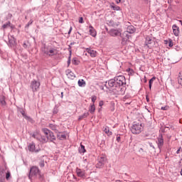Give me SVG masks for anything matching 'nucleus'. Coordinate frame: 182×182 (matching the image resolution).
<instances>
[{
    "instance_id": "nucleus-47",
    "label": "nucleus",
    "mask_w": 182,
    "mask_h": 182,
    "mask_svg": "<svg viewBox=\"0 0 182 182\" xmlns=\"http://www.w3.org/2000/svg\"><path fill=\"white\" fill-rule=\"evenodd\" d=\"M120 140H121L120 136L117 135V141H118V143H120Z\"/></svg>"
},
{
    "instance_id": "nucleus-38",
    "label": "nucleus",
    "mask_w": 182,
    "mask_h": 182,
    "mask_svg": "<svg viewBox=\"0 0 182 182\" xmlns=\"http://www.w3.org/2000/svg\"><path fill=\"white\" fill-rule=\"evenodd\" d=\"M9 177H11V172L7 171V173H6V178L7 180H9Z\"/></svg>"
},
{
    "instance_id": "nucleus-49",
    "label": "nucleus",
    "mask_w": 182,
    "mask_h": 182,
    "mask_svg": "<svg viewBox=\"0 0 182 182\" xmlns=\"http://www.w3.org/2000/svg\"><path fill=\"white\" fill-rule=\"evenodd\" d=\"M103 105H104L103 101H100V102H99L100 107H102V106H103Z\"/></svg>"
},
{
    "instance_id": "nucleus-9",
    "label": "nucleus",
    "mask_w": 182,
    "mask_h": 182,
    "mask_svg": "<svg viewBox=\"0 0 182 182\" xmlns=\"http://www.w3.org/2000/svg\"><path fill=\"white\" fill-rule=\"evenodd\" d=\"M106 156H100L98 159V163L97 164V168H102V166H105V163H106Z\"/></svg>"
},
{
    "instance_id": "nucleus-35",
    "label": "nucleus",
    "mask_w": 182,
    "mask_h": 182,
    "mask_svg": "<svg viewBox=\"0 0 182 182\" xmlns=\"http://www.w3.org/2000/svg\"><path fill=\"white\" fill-rule=\"evenodd\" d=\"M32 23H33V20H30L28 23L26 25V28H29V26H31Z\"/></svg>"
},
{
    "instance_id": "nucleus-52",
    "label": "nucleus",
    "mask_w": 182,
    "mask_h": 182,
    "mask_svg": "<svg viewBox=\"0 0 182 182\" xmlns=\"http://www.w3.org/2000/svg\"><path fill=\"white\" fill-rule=\"evenodd\" d=\"M72 29H73V28L70 27V30H69V31H68V35H70V33H72Z\"/></svg>"
},
{
    "instance_id": "nucleus-2",
    "label": "nucleus",
    "mask_w": 182,
    "mask_h": 182,
    "mask_svg": "<svg viewBox=\"0 0 182 182\" xmlns=\"http://www.w3.org/2000/svg\"><path fill=\"white\" fill-rule=\"evenodd\" d=\"M32 177H36L40 180H43V175H42V173H41V171L38 166H33L31 168L28 178L31 180Z\"/></svg>"
},
{
    "instance_id": "nucleus-15",
    "label": "nucleus",
    "mask_w": 182,
    "mask_h": 182,
    "mask_svg": "<svg viewBox=\"0 0 182 182\" xmlns=\"http://www.w3.org/2000/svg\"><path fill=\"white\" fill-rule=\"evenodd\" d=\"M153 42H154V41L151 37H150V36L146 37L145 45L146 46H148V48H150V46H149V45H151L153 43Z\"/></svg>"
},
{
    "instance_id": "nucleus-57",
    "label": "nucleus",
    "mask_w": 182,
    "mask_h": 182,
    "mask_svg": "<svg viewBox=\"0 0 182 182\" xmlns=\"http://www.w3.org/2000/svg\"><path fill=\"white\" fill-rule=\"evenodd\" d=\"M68 65H70V56L68 58Z\"/></svg>"
},
{
    "instance_id": "nucleus-62",
    "label": "nucleus",
    "mask_w": 182,
    "mask_h": 182,
    "mask_svg": "<svg viewBox=\"0 0 182 182\" xmlns=\"http://www.w3.org/2000/svg\"><path fill=\"white\" fill-rule=\"evenodd\" d=\"M54 114H56L58 113V111H53Z\"/></svg>"
},
{
    "instance_id": "nucleus-29",
    "label": "nucleus",
    "mask_w": 182,
    "mask_h": 182,
    "mask_svg": "<svg viewBox=\"0 0 182 182\" xmlns=\"http://www.w3.org/2000/svg\"><path fill=\"white\" fill-rule=\"evenodd\" d=\"M4 170L0 171V182H3L5 180V175H4Z\"/></svg>"
},
{
    "instance_id": "nucleus-60",
    "label": "nucleus",
    "mask_w": 182,
    "mask_h": 182,
    "mask_svg": "<svg viewBox=\"0 0 182 182\" xmlns=\"http://www.w3.org/2000/svg\"><path fill=\"white\" fill-rule=\"evenodd\" d=\"M61 99H63V92H61Z\"/></svg>"
},
{
    "instance_id": "nucleus-14",
    "label": "nucleus",
    "mask_w": 182,
    "mask_h": 182,
    "mask_svg": "<svg viewBox=\"0 0 182 182\" xmlns=\"http://www.w3.org/2000/svg\"><path fill=\"white\" fill-rule=\"evenodd\" d=\"M66 75H67L68 79L73 80L75 77H76V76L75 75V73H73V72H72V70H66Z\"/></svg>"
},
{
    "instance_id": "nucleus-17",
    "label": "nucleus",
    "mask_w": 182,
    "mask_h": 182,
    "mask_svg": "<svg viewBox=\"0 0 182 182\" xmlns=\"http://www.w3.org/2000/svg\"><path fill=\"white\" fill-rule=\"evenodd\" d=\"M89 32H90V35H91V36H93V38H95L97 35V32L96 30L95 29V28H93V26H89Z\"/></svg>"
},
{
    "instance_id": "nucleus-33",
    "label": "nucleus",
    "mask_w": 182,
    "mask_h": 182,
    "mask_svg": "<svg viewBox=\"0 0 182 182\" xmlns=\"http://www.w3.org/2000/svg\"><path fill=\"white\" fill-rule=\"evenodd\" d=\"M8 26H11V21H8L6 23L4 24L1 28L2 29H6Z\"/></svg>"
},
{
    "instance_id": "nucleus-46",
    "label": "nucleus",
    "mask_w": 182,
    "mask_h": 182,
    "mask_svg": "<svg viewBox=\"0 0 182 182\" xmlns=\"http://www.w3.org/2000/svg\"><path fill=\"white\" fill-rule=\"evenodd\" d=\"M23 47L24 48V49H28V45L26 44V43H23Z\"/></svg>"
},
{
    "instance_id": "nucleus-12",
    "label": "nucleus",
    "mask_w": 182,
    "mask_h": 182,
    "mask_svg": "<svg viewBox=\"0 0 182 182\" xmlns=\"http://www.w3.org/2000/svg\"><path fill=\"white\" fill-rule=\"evenodd\" d=\"M32 137H33L34 139H36L41 143H46V140L45 139V136H42L39 134H33Z\"/></svg>"
},
{
    "instance_id": "nucleus-32",
    "label": "nucleus",
    "mask_w": 182,
    "mask_h": 182,
    "mask_svg": "<svg viewBox=\"0 0 182 182\" xmlns=\"http://www.w3.org/2000/svg\"><path fill=\"white\" fill-rule=\"evenodd\" d=\"M80 153H86V149H85V146L80 145V148L79 149Z\"/></svg>"
},
{
    "instance_id": "nucleus-6",
    "label": "nucleus",
    "mask_w": 182,
    "mask_h": 182,
    "mask_svg": "<svg viewBox=\"0 0 182 182\" xmlns=\"http://www.w3.org/2000/svg\"><path fill=\"white\" fill-rule=\"evenodd\" d=\"M122 45H126V43L129 42V39H130V35H129V33H127V31H124L122 33Z\"/></svg>"
},
{
    "instance_id": "nucleus-48",
    "label": "nucleus",
    "mask_w": 182,
    "mask_h": 182,
    "mask_svg": "<svg viewBox=\"0 0 182 182\" xmlns=\"http://www.w3.org/2000/svg\"><path fill=\"white\" fill-rule=\"evenodd\" d=\"M79 23H83V17H80L79 19Z\"/></svg>"
},
{
    "instance_id": "nucleus-61",
    "label": "nucleus",
    "mask_w": 182,
    "mask_h": 182,
    "mask_svg": "<svg viewBox=\"0 0 182 182\" xmlns=\"http://www.w3.org/2000/svg\"><path fill=\"white\" fill-rule=\"evenodd\" d=\"M120 2H122V0H119L118 1H117V4H120Z\"/></svg>"
},
{
    "instance_id": "nucleus-53",
    "label": "nucleus",
    "mask_w": 182,
    "mask_h": 182,
    "mask_svg": "<svg viewBox=\"0 0 182 182\" xmlns=\"http://www.w3.org/2000/svg\"><path fill=\"white\" fill-rule=\"evenodd\" d=\"M42 130H43L44 134H46V128H43Z\"/></svg>"
},
{
    "instance_id": "nucleus-50",
    "label": "nucleus",
    "mask_w": 182,
    "mask_h": 182,
    "mask_svg": "<svg viewBox=\"0 0 182 182\" xmlns=\"http://www.w3.org/2000/svg\"><path fill=\"white\" fill-rule=\"evenodd\" d=\"M181 151V147H180L177 151H176V154H180V151Z\"/></svg>"
},
{
    "instance_id": "nucleus-63",
    "label": "nucleus",
    "mask_w": 182,
    "mask_h": 182,
    "mask_svg": "<svg viewBox=\"0 0 182 182\" xmlns=\"http://www.w3.org/2000/svg\"><path fill=\"white\" fill-rule=\"evenodd\" d=\"M179 22H180V23H181V25H182V21H179Z\"/></svg>"
},
{
    "instance_id": "nucleus-51",
    "label": "nucleus",
    "mask_w": 182,
    "mask_h": 182,
    "mask_svg": "<svg viewBox=\"0 0 182 182\" xmlns=\"http://www.w3.org/2000/svg\"><path fill=\"white\" fill-rule=\"evenodd\" d=\"M149 146H150V147H152V149H154V150H156V148L153 146L152 143H149Z\"/></svg>"
},
{
    "instance_id": "nucleus-7",
    "label": "nucleus",
    "mask_w": 182,
    "mask_h": 182,
    "mask_svg": "<svg viewBox=\"0 0 182 182\" xmlns=\"http://www.w3.org/2000/svg\"><path fill=\"white\" fill-rule=\"evenodd\" d=\"M39 86H41V83L38 81L33 80L31 84V87L33 92H38L39 89Z\"/></svg>"
},
{
    "instance_id": "nucleus-37",
    "label": "nucleus",
    "mask_w": 182,
    "mask_h": 182,
    "mask_svg": "<svg viewBox=\"0 0 182 182\" xmlns=\"http://www.w3.org/2000/svg\"><path fill=\"white\" fill-rule=\"evenodd\" d=\"M40 167H45V161H41L39 162Z\"/></svg>"
},
{
    "instance_id": "nucleus-22",
    "label": "nucleus",
    "mask_w": 182,
    "mask_h": 182,
    "mask_svg": "<svg viewBox=\"0 0 182 182\" xmlns=\"http://www.w3.org/2000/svg\"><path fill=\"white\" fill-rule=\"evenodd\" d=\"M9 43L10 46H14L15 43H16V40L14 37L9 38Z\"/></svg>"
},
{
    "instance_id": "nucleus-28",
    "label": "nucleus",
    "mask_w": 182,
    "mask_h": 182,
    "mask_svg": "<svg viewBox=\"0 0 182 182\" xmlns=\"http://www.w3.org/2000/svg\"><path fill=\"white\" fill-rule=\"evenodd\" d=\"M57 136L60 140H65L66 139V134H58Z\"/></svg>"
},
{
    "instance_id": "nucleus-55",
    "label": "nucleus",
    "mask_w": 182,
    "mask_h": 182,
    "mask_svg": "<svg viewBox=\"0 0 182 182\" xmlns=\"http://www.w3.org/2000/svg\"><path fill=\"white\" fill-rule=\"evenodd\" d=\"M100 89L101 90H105V87H103V85H100Z\"/></svg>"
},
{
    "instance_id": "nucleus-41",
    "label": "nucleus",
    "mask_w": 182,
    "mask_h": 182,
    "mask_svg": "<svg viewBox=\"0 0 182 182\" xmlns=\"http://www.w3.org/2000/svg\"><path fill=\"white\" fill-rule=\"evenodd\" d=\"M96 99H97L96 96L92 97V102L93 105H95V102H96Z\"/></svg>"
},
{
    "instance_id": "nucleus-16",
    "label": "nucleus",
    "mask_w": 182,
    "mask_h": 182,
    "mask_svg": "<svg viewBox=\"0 0 182 182\" xmlns=\"http://www.w3.org/2000/svg\"><path fill=\"white\" fill-rule=\"evenodd\" d=\"M126 32H127V33H134V32H136V28L133 26H129L127 28V31Z\"/></svg>"
},
{
    "instance_id": "nucleus-24",
    "label": "nucleus",
    "mask_w": 182,
    "mask_h": 182,
    "mask_svg": "<svg viewBox=\"0 0 182 182\" xmlns=\"http://www.w3.org/2000/svg\"><path fill=\"white\" fill-rule=\"evenodd\" d=\"M103 131L106 134H107V136H112V134H113V133L110 132V129L109 128V127H105Z\"/></svg>"
},
{
    "instance_id": "nucleus-27",
    "label": "nucleus",
    "mask_w": 182,
    "mask_h": 182,
    "mask_svg": "<svg viewBox=\"0 0 182 182\" xmlns=\"http://www.w3.org/2000/svg\"><path fill=\"white\" fill-rule=\"evenodd\" d=\"M89 116V112H85L82 115H80L78 118V120H83V119H86Z\"/></svg>"
},
{
    "instance_id": "nucleus-43",
    "label": "nucleus",
    "mask_w": 182,
    "mask_h": 182,
    "mask_svg": "<svg viewBox=\"0 0 182 182\" xmlns=\"http://www.w3.org/2000/svg\"><path fill=\"white\" fill-rule=\"evenodd\" d=\"M169 107L168 106H165L161 107V110H168Z\"/></svg>"
},
{
    "instance_id": "nucleus-20",
    "label": "nucleus",
    "mask_w": 182,
    "mask_h": 182,
    "mask_svg": "<svg viewBox=\"0 0 182 182\" xmlns=\"http://www.w3.org/2000/svg\"><path fill=\"white\" fill-rule=\"evenodd\" d=\"M57 54H58V51L55 48L50 49L47 53V55H48V56H53Z\"/></svg>"
},
{
    "instance_id": "nucleus-8",
    "label": "nucleus",
    "mask_w": 182,
    "mask_h": 182,
    "mask_svg": "<svg viewBox=\"0 0 182 182\" xmlns=\"http://www.w3.org/2000/svg\"><path fill=\"white\" fill-rule=\"evenodd\" d=\"M46 137L48 141H53V140H56V137L53 134V132H50L49 129H46Z\"/></svg>"
},
{
    "instance_id": "nucleus-36",
    "label": "nucleus",
    "mask_w": 182,
    "mask_h": 182,
    "mask_svg": "<svg viewBox=\"0 0 182 182\" xmlns=\"http://www.w3.org/2000/svg\"><path fill=\"white\" fill-rule=\"evenodd\" d=\"M49 127L51 129V130H56V126L54 124H50Z\"/></svg>"
},
{
    "instance_id": "nucleus-44",
    "label": "nucleus",
    "mask_w": 182,
    "mask_h": 182,
    "mask_svg": "<svg viewBox=\"0 0 182 182\" xmlns=\"http://www.w3.org/2000/svg\"><path fill=\"white\" fill-rule=\"evenodd\" d=\"M41 50H42V52L43 53L44 55L46 53V48L45 46H44L43 48H41Z\"/></svg>"
},
{
    "instance_id": "nucleus-40",
    "label": "nucleus",
    "mask_w": 182,
    "mask_h": 182,
    "mask_svg": "<svg viewBox=\"0 0 182 182\" xmlns=\"http://www.w3.org/2000/svg\"><path fill=\"white\" fill-rule=\"evenodd\" d=\"M174 44L173 43V41H171V40H169V42H168V46L170 47V48H173V46Z\"/></svg>"
},
{
    "instance_id": "nucleus-21",
    "label": "nucleus",
    "mask_w": 182,
    "mask_h": 182,
    "mask_svg": "<svg viewBox=\"0 0 182 182\" xmlns=\"http://www.w3.org/2000/svg\"><path fill=\"white\" fill-rule=\"evenodd\" d=\"M28 149L29 151H35L36 153H38L39 150H35V144H29Z\"/></svg>"
},
{
    "instance_id": "nucleus-64",
    "label": "nucleus",
    "mask_w": 182,
    "mask_h": 182,
    "mask_svg": "<svg viewBox=\"0 0 182 182\" xmlns=\"http://www.w3.org/2000/svg\"><path fill=\"white\" fill-rule=\"evenodd\" d=\"M115 182H121L120 181H116Z\"/></svg>"
},
{
    "instance_id": "nucleus-13",
    "label": "nucleus",
    "mask_w": 182,
    "mask_h": 182,
    "mask_svg": "<svg viewBox=\"0 0 182 182\" xmlns=\"http://www.w3.org/2000/svg\"><path fill=\"white\" fill-rule=\"evenodd\" d=\"M172 29H173V35H175V36H178V35H180V28H178L177 25L173 24L172 26Z\"/></svg>"
},
{
    "instance_id": "nucleus-34",
    "label": "nucleus",
    "mask_w": 182,
    "mask_h": 182,
    "mask_svg": "<svg viewBox=\"0 0 182 182\" xmlns=\"http://www.w3.org/2000/svg\"><path fill=\"white\" fill-rule=\"evenodd\" d=\"M0 103L2 106H5L6 105V102H5V98L4 97L0 99Z\"/></svg>"
},
{
    "instance_id": "nucleus-59",
    "label": "nucleus",
    "mask_w": 182,
    "mask_h": 182,
    "mask_svg": "<svg viewBox=\"0 0 182 182\" xmlns=\"http://www.w3.org/2000/svg\"><path fill=\"white\" fill-rule=\"evenodd\" d=\"M139 151H144V150L143 149V148H140V149H139Z\"/></svg>"
},
{
    "instance_id": "nucleus-4",
    "label": "nucleus",
    "mask_w": 182,
    "mask_h": 182,
    "mask_svg": "<svg viewBox=\"0 0 182 182\" xmlns=\"http://www.w3.org/2000/svg\"><path fill=\"white\" fill-rule=\"evenodd\" d=\"M114 79L117 80L121 87H123V85H126V77L124 75H117Z\"/></svg>"
},
{
    "instance_id": "nucleus-10",
    "label": "nucleus",
    "mask_w": 182,
    "mask_h": 182,
    "mask_svg": "<svg viewBox=\"0 0 182 182\" xmlns=\"http://www.w3.org/2000/svg\"><path fill=\"white\" fill-rule=\"evenodd\" d=\"M109 33L110 36H122V31H120V29H111Z\"/></svg>"
},
{
    "instance_id": "nucleus-3",
    "label": "nucleus",
    "mask_w": 182,
    "mask_h": 182,
    "mask_svg": "<svg viewBox=\"0 0 182 182\" xmlns=\"http://www.w3.org/2000/svg\"><path fill=\"white\" fill-rule=\"evenodd\" d=\"M143 130V124L140 122H134L131 131L133 134H140Z\"/></svg>"
},
{
    "instance_id": "nucleus-31",
    "label": "nucleus",
    "mask_w": 182,
    "mask_h": 182,
    "mask_svg": "<svg viewBox=\"0 0 182 182\" xmlns=\"http://www.w3.org/2000/svg\"><path fill=\"white\" fill-rule=\"evenodd\" d=\"M178 82L179 85H181L182 86V71L181 73H179V76L178 77Z\"/></svg>"
},
{
    "instance_id": "nucleus-45",
    "label": "nucleus",
    "mask_w": 182,
    "mask_h": 182,
    "mask_svg": "<svg viewBox=\"0 0 182 182\" xmlns=\"http://www.w3.org/2000/svg\"><path fill=\"white\" fill-rule=\"evenodd\" d=\"M11 18H12V14L9 13V14L7 15V19H11Z\"/></svg>"
},
{
    "instance_id": "nucleus-39",
    "label": "nucleus",
    "mask_w": 182,
    "mask_h": 182,
    "mask_svg": "<svg viewBox=\"0 0 182 182\" xmlns=\"http://www.w3.org/2000/svg\"><path fill=\"white\" fill-rule=\"evenodd\" d=\"M109 85V80L105 82V87L107 89H110V86H109V85Z\"/></svg>"
},
{
    "instance_id": "nucleus-5",
    "label": "nucleus",
    "mask_w": 182,
    "mask_h": 182,
    "mask_svg": "<svg viewBox=\"0 0 182 182\" xmlns=\"http://www.w3.org/2000/svg\"><path fill=\"white\" fill-rule=\"evenodd\" d=\"M156 144L160 151H161V149L164 146V139H163V134H160L156 140Z\"/></svg>"
},
{
    "instance_id": "nucleus-1",
    "label": "nucleus",
    "mask_w": 182,
    "mask_h": 182,
    "mask_svg": "<svg viewBox=\"0 0 182 182\" xmlns=\"http://www.w3.org/2000/svg\"><path fill=\"white\" fill-rule=\"evenodd\" d=\"M108 86L115 95H123L124 93V87H121L114 78L108 80Z\"/></svg>"
},
{
    "instance_id": "nucleus-58",
    "label": "nucleus",
    "mask_w": 182,
    "mask_h": 182,
    "mask_svg": "<svg viewBox=\"0 0 182 182\" xmlns=\"http://www.w3.org/2000/svg\"><path fill=\"white\" fill-rule=\"evenodd\" d=\"M111 111H112V112H114V106H112V107H111Z\"/></svg>"
},
{
    "instance_id": "nucleus-18",
    "label": "nucleus",
    "mask_w": 182,
    "mask_h": 182,
    "mask_svg": "<svg viewBox=\"0 0 182 182\" xmlns=\"http://www.w3.org/2000/svg\"><path fill=\"white\" fill-rule=\"evenodd\" d=\"M86 52L90 55L91 58H96L97 52L95 50H92L90 48H86Z\"/></svg>"
},
{
    "instance_id": "nucleus-19",
    "label": "nucleus",
    "mask_w": 182,
    "mask_h": 182,
    "mask_svg": "<svg viewBox=\"0 0 182 182\" xmlns=\"http://www.w3.org/2000/svg\"><path fill=\"white\" fill-rule=\"evenodd\" d=\"M18 112L22 114L26 120H31V117H28V115L25 114V110H23V108H19Z\"/></svg>"
},
{
    "instance_id": "nucleus-30",
    "label": "nucleus",
    "mask_w": 182,
    "mask_h": 182,
    "mask_svg": "<svg viewBox=\"0 0 182 182\" xmlns=\"http://www.w3.org/2000/svg\"><path fill=\"white\" fill-rule=\"evenodd\" d=\"M156 80V77H153L151 79L149 80V87L150 90H151V85H153V82Z\"/></svg>"
},
{
    "instance_id": "nucleus-54",
    "label": "nucleus",
    "mask_w": 182,
    "mask_h": 182,
    "mask_svg": "<svg viewBox=\"0 0 182 182\" xmlns=\"http://www.w3.org/2000/svg\"><path fill=\"white\" fill-rule=\"evenodd\" d=\"M146 102H150V99L149 98V95L146 96Z\"/></svg>"
},
{
    "instance_id": "nucleus-42",
    "label": "nucleus",
    "mask_w": 182,
    "mask_h": 182,
    "mask_svg": "<svg viewBox=\"0 0 182 182\" xmlns=\"http://www.w3.org/2000/svg\"><path fill=\"white\" fill-rule=\"evenodd\" d=\"M72 62L73 65H77V60H76V58H73Z\"/></svg>"
},
{
    "instance_id": "nucleus-26",
    "label": "nucleus",
    "mask_w": 182,
    "mask_h": 182,
    "mask_svg": "<svg viewBox=\"0 0 182 182\" xmlns=\"http://www.w3.org/2000/svg\"><path fill=\"white\" fill-rule=\"evenodd\" d=\"M95 110H96V107H95V104H92V105H90V107L89 108L90 113L93 114V113H95Z\"/></svg>"
},
{
    "instance_id": "nucleus-56",
    "label": "nucleus",
    "mask_w": 182,
    "mask_h": 182,
    "mask_svg": "<svg viewBox=\"0 0 182 182\" xmlns=\"http://www.w3.org/2000/svg\"><path fill=\"white\" fill-rule=\"evenodd\" d=\"M109 23L112 25V26H114V21H110Z\"/></svg>"
},
{
    "instance_id": "nucleus-11",
    "label": "nucleus",
    "mask_w": 182,
    "mask_h": 182,
    "mask_svg": "<svg viewBox=\"0 0 182 182\" xmlns=\"http://www.w3.org/2000/svg\"><path fill=\"white\" fill-rule=\"evenodd\" d=\"M75 171L77 177H80L81 178L86 177V171L77 168Z\"/></svg>"
},
{
    "instance_id": "nucleus-23",
    "label": "nucleus",
    "mask_w": 182,
    "mask_h": 182,
    "mask_svg": "<svg viewBox=\"0 0 182 182\" xmlns=\"http://www.w3.org/2000/svg\"><path fill=\"white\" fill-rule=\"evenodd\" d=\"M77 83L80 87H85V86H86V81L83 79L79 80Z\"/></svg>"
},
{
    "instance_id": "nucleus-25",
    "label": "nucleus",
    "mask_w": 182,
    "mask_h": 182,
    "mask_svg": "<svg viewBox=\"0 0 182 182\" xmlns=\"http://www.w3.org/2000/svg\"><path fill=\"white\" fill-rule=\"evenodd\" d=\"M110 8H112L113 11H120V6L114 5V3L110 4Z\"/></svg>"
}]
</instances>
